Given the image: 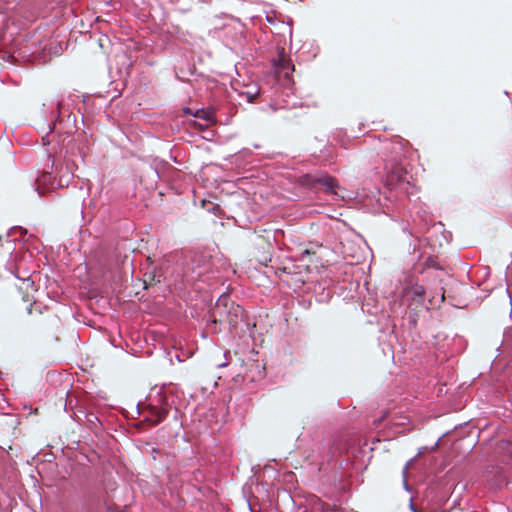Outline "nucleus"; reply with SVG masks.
Returning <instances> with one entry per match:
<instances>
[{
    "mask_svg": "<svg viewBox=\"0 0 512 512\" xmlns=\"http://www.w3.org/2000/svg\"><path fill=\"white\" fill-rule=\"evenodd\" d=\"M212 255L199 248L186 252L174 251L162 258L151 261L145 273L143 288H149L148 280L155 284L164 283V288H231L227 280L213 272Z\"/></svg>",
    "mask_w": 512,
    "mask_h": 512,
    "instance_id": "f257e3e1",
    "label": "nucleus"
},
{
    "mask_svg": "<svg viewBox=\"0 0 512 512\" xmlns=\"http://www.w3.org/2000/svg\"><path fill=\"white\" fill-rule=\"evenodd\" d=\"M407 141L399 136L392 139H385L380 148L381 157L384 162V172L389 185L409 184L410 174L404 160L407 158L405 149Z\"/></svg>",
    "mask_w": 512,
    "mask_h": 512,
    "instance_id": "f03ea898",
    "label": "nucleus"
},
{
    "mask_svg": "<svg viewBox=\"0 0 512 512\" xmlns=\"http://www.w3.org/2000/svg\"><path fill=\"white\" fill-rule=\"evenodd\" d=\"M19 231L21 236L27 233V230L21 226H13L9 229L5 236L6 239V251L9 253V258L6 263V269L10 272L14 278L19 279L23 282H29L28 287H32L34 281L32 278L31 269L27 267V263L34 257L35 254L39 253L38 247L27 246L25 251L22 248L17 250L16 244L13 245L15 240H10V235ZM24 244H21L23 247Z\"/></svg>",
    "mask_w": 512,
    "mask_h": 512,
    "instance_id": "7ed1b4c3",
    "label": "nucleus"
},
{
    "mask_svg": "<svg viewBox=\"0 0 512 512\" xmlns=\"http://www.w3.org/2000/svg\"><path fill=\"white\" fill-rule=\"evenodd\" d=\"M64 112V96L56 95L47 98L41 107V115L44 121L48 125V132L42 137V143L44 146L50 145L55 138L57 142L63 144L67 140V147L74 143V139L71 137L70 132H60L57 130V126L62 123V114Z\"/></svg>",
    "mask_w": 512,
    "mask_h": 512,
    "instance_id": "20e7f679",
    "label": "nucleus"
},
{
    "mask_svg": "<svg viewBox=\"0 0 512 512\" xmlns=\"http://www.w3.org/2000/svg\"><path fill=\"white\" fill-rule=\"evenodd\" d=\"M91 284L96 288H128L129 279L121 269L107 260H99L89 267Z\"/></svg>",
    "mask_w": 512,
    "mask_h": 512,
    "instance_id": "39448f33",
    "label": "nucleus"
},
{
    "mask_svg": "<svg viewBox=\"0 0 512 512\" xmlns=\"http://www.w3.org/2000/svg\"><path fill=\"white\" fill-rule=\"evenodd\" d=\"M244 309L236 304L228 292L223 293L211 308L209 321L212 324H224L235 326L238 320L242 318Z\"/></svg>",
    "mask_w": 512,
    "mask_h": 512,
    "instance_id": "423d86ee",
    "label": "nucleus"
},
{
    "mask_svg": "<svg viewBox=\"0 0 512 512\" xmlns=\"http://www.w3.org/2000/svg\"><path fill=\"white\" fill-rule=\"evenodd\" d=\"M216 33L224 46L243 60H248L253 55V48L242 29L236 26L224 25Z\"/></svg>",
    "mask_w": 512,
    "mask_h": 512,
    "instance_id": "0eeeda50",
    "label": "nucleus"
},
{
    "mask_svg": "<svg viewBox=\"0 0 512 512\" xmlns=\"http://www.w3.org/2000/svg\"><path fill=\"white\" fill-rule=\"evenodd\" d=\"M298 183L314 191L337 195L340 188L337 179L326 171L304 173L298 177Z\"/></svg>",
    "mask_w": 512,
    "mask_h": 512,
    "instance_id": "6e6552de",
    "label": "nucleus"
},
{
    "mask_svg": "<svg viewBox=\"0 0 512 512\" xmlns=\"http://www.w3.org/2000/svg\"><path fill=\"white\" fill-rule=\"evenodd\" d=\"M60 170H62V168H59L55 161L52 160L47 165L46 169L36 178L34 190L40 197L56 188L68 186V180L66 184H64L62 178H57L56 174H58Z\"/></svg>",
    "mask_w": 512,
    "mask_h": 512,
    "instance_id": "1a4fd4ad",
    "label": "nucleus"
},
{
    "mask_svg": "<svg viewBox=\"0 0 512 512\" xmlns=\"http://www.w3.org/2000/svg\"><path fill=\"white\" fill-rule=\"evenodd\" d=\"M275 105L283 109H292L299 105L298 99L294 96L291 88L277 87L273 94Z\"/></svg>",
    "mask_w": 512,
    "mask_h": 512,
    "instance_id": "9d476101",
    "label": "nucleus"
},
{
    "mask_svg": "<svg viewBox=\"0 0 512 512\" xmlns=\"http://www.w3.org/2000/svg\"><path fill=\"white\" fill-rule=\"evenodd\" d=\"M278 55L271 59V66L275 73H284L289 76L295 69L291 59L286 55L284 48L278 47Z\"/></svg>",
    "mask_w": 512,
    "mask_h": 512,
    "instance_id": "9b49d317",
    "label": "nucleus"
},
{
    "mask_svg": "<svg viewBox=\"0 0 512 512\" xmlns=\"http://www.w3.org/2000/svg\"><path fill=\"white\" fill-rule=\"evenodd\" d=\"M167 414L168 410L166 408L149 405L143 411V422H147L150 426H156L166 419Z\"/></svg>",
    "mask_w": 512,
    "mask_h": 512,
    "instance_id": "f8f14e48",
    "label": "nucleus"
},
{
    "mask_svg": "<svg viewBox=\"0 0 512 512\" xmlns=\"http://www.w3.org/2000/svg\"><path fill=\"white\" fill-rule=\"evenodd\" d=\"M424 267L426 270L433 269L439 273L437 277L439 278L440 284H444L446 286L453 285L452 282L454 279L444 271L436 256L429 255L424 261Z\"/></svg>",
    "mask_w": 512,
    "mask_h": 512,
    "instance_id": "ddd939ff",
    "label": "nucleus"
},
{
    "mask_svg": "<svg viewBox=\"0 0 512 512\" xmlns=\"http://www.w3.org/2000/svg\"><path fill=\"white\" fill-rule=\"evenodd\" d=\"M115 65L117 75L119 77H128L130 75V70L133 66V61L127 53L123 52L121 54L116 55Z\"/></svg>",
    "mask_w": 512,
    "mask_h": 512,
    "instance_id": "4468645a",
    "label": "nucleus"
},
{
    "mask_svg": "<svg viewBox=\"0 0 512 512\" xmlns=\"http://www.w3.org/2000/svg\"><path fill=\"white\" fill-rule=\"evenodd\" d=\"M175 73L176 78L182 82H189L190 77L202 75L201 73L197 72L195 65L190 63H186L185 65L180 66L176 69Z\"/></svg>",
    "mask_w": 512,
    "mask_h": 512,
    "instance_id": "2eb2a0df",
    "label": "nucleus"
},
{
    "mask_svg": "<svg viewBox=\"0 0 512 512\" xmlns=\"http://www.w3.org/2000/svg\"><path fill=\"white\" fill-rule=\"evenodd\" d=\"M313 155L319 162H332L335 158V147L332 143L327 141L324 147L320 149L319 153L316 154V152H314Z\"/></svg>",
    "mask_w": 512,
    "mask_h": 512,
    "instance_id": "dca6fc26",
    "label": "nucleus"
},
{
    "mask_svg": "<svg viewBox=\"0 0 512 512\" xmlns=\"http://www.w3.org/2000/svg\"><path fill=\"white\" fill-rule=\"evenodd\" d=\"M262 93L263 87L254 85L248 90L241 92L240 97L245 98L247 102L252 103Z\"/></svg>",
    "mask_w": 512,
    "mask_h": 512,
    "instance_id": "f3484780",
    "label": "nucleus"
},
{
    "mask_svg": "<svg viewBox=\"0 0 512 512\" xmlns=\"http://www.w3.org/2000/svg\"><path fill=\"white\" fill-rule=\"evenodd\" d=\"M402 232L407 234L409 237H415L418 242H425L427 246H429L432 250V252L436 251V244L433 242L432 237H419L415 236L413 231L409 229L407 225H404L402 227Z\"/></svg>",
    "mask_w": 512,
    "mask_h": 512,
    "instance_id": "a211bd4d",
    "label": "nucleus"
},
{
    "mask_svg": "<svg viewBox=\"0 0 512 512\" xmlns=\"http://www.w3.org/2000/svg\"><path fill=\"white\" fill-rule=\"evenodd\" d=\"M215 117V109L214 108H207L204 107L196 109L194 118L202 119L207 122H212Z\"/></svg>",
    "mask_w": 512,
    "mask_h": 512,
    "instance_id": "6ab92c4d",
    "label": "nucleus"
},
{
    "mask_svg": "<svg viewBox=\"0 0 512 512\" xmlns=\"http://www.w3.org/2000/svg\"><path fill=\"white\" fill-rule=\"evenodd\" d=\"M436 232L440 233L441 239L439 240V246H442V240L447 244L452 240V233L450 231H446L444 228V224L442 222H437L432 225Z\"/></svg>",
    "mask_w": 512,
    "mask_h": 512,
    "instance_id": "aec40b11",
    "label": "nucleus"
},
{
    "mask_svg": "<svg viewBox=\"0 0 512 512\" xmlns=\"http://www.w3.org/2000/svg\"><path fill=\"white\" fill-rule=\"evenodd\" d=\"M434 291L436 292V295L433 296V298H435L437 296L440 299L439 301L442 302L445 299L446 293H448V296H450V293L454 292L455 290H441V289H438V290H434Z\"/></svg>",
    "mask_w": 512,
    "mask_h": 512,
    "instance_id": "412c9836",
    "label": "nucleus"
},
{
    "mask_svg": "<svg viewBox=\"0 0 512 512\" xmlns=\"http://www.w3.org/2000/svg\"><path fill=\"white\" fill-rule=\"evenodd\" d=\"M293 19L291 17H287V25L289 26V36L290 41H292V35H293Z\"/></svg>",
    "mask_w": 512,
    "mask_h": 512,
    "instance_id": "4be33fe9",
    "label": "nucleus"
},
{
    "mask_svg": "<svg viewBox=\"0 0 512 512\" xmlns=\"http://www.w3.org/2000/svg\"><path fill=\"white\" fill-rule=\"evenodd\" d=\"M182 112L184 115H188V116H192L194 117L195 115V110L191 109L190 107H187V106H184L182 108Z\"/></svg>",
    "mask_w": 512,
    "mask_h": 512,
    "instance_id": "5701e85b",
    "label": "nucleus"
},
{
    "mask_svg": "<svg viewBox=\"0 0 512 512\" xmlns=\"http://www.w3.org/2000/svg\"><path fill=\"white\" fill-rule=\"evenodd\" d=\"M98 292H99V290H96V289L88 290L84 296H86L89 299H92V298H95L98 296Z\"/></svg>",
    "mask_w": 512,
    "mask_h": 512,
    "instance_id": "b1692460",
    "label": "nucleus"
},
{
    "mask_svg": "<svg viewBox=\"0 0 512 512\" xmlns=\"http://www.w3.org/2000/svg\"><path fill=\"white\" fill-rule=\"evenodd\" d=\"M72 176H73L72 173L69 174L68 172H66V173L62 174L59 178H62L63 183L66 184V181L68 180V182H69Z\"/></svg>",
    "mask_w": 512,
    "mask_h": 512,
    "instance_id": "393cba45",
    "label": "nucleus"
},
{
    "mask_svg": "<svg viewBox=\"0 0 512 512\" xmlns=\"http://www.w3.org/2000/svg\"><path fill=\"white\" fill-rule=\"evenodd\" d=\"M309 255H310L309 250H304V251H302V253L300 255V259L303 260L306 256H309Z\"/></svg>",
    "mask_w": 512,
    "mask_h": 512,
    "instance_id": "a878e982",
    "label": "nucleus"
},
{
    "mask_svg": "<svg viewBox=\"0 0 512 512\" xmlns=\"http://www.w3.org/2000/svg\"><path fill=\"white\" fill-rule=\"evenodd\" d=\"M426 292H427V290L422 289V290L418 291V292L416 293V295H417V296H419V297H421V296H426Z\"/></svg>",
    "mask_w": 512,
    "mask_h": 512,
    "instance_id": "bb28decb",
    "label": "nucleus"
},
{
    "mask_svg": "<svg viewBox=\"0 0 512 512\" xmlns=\"http://www.w3.org/2000/svg\"><path fill=\"white\" fill-rule=\"evenodd\" d=\"M405 288H419V289H422V288H424V286H423V285H418V284H416L415 286H413V285H408V286H406Z\"/></svg>",
    "mask_w": 512,
    "mask_h": 512,
    "instance_id": "cd10ccee",
    "label": "nucleus"
},
{
    "mask_svg": "<svg viewBox=\"0 0 512 512\" xmlns=\"http://www.w3.org/2000/svg\"><path fill=\"white\" fill-rule=\"evenodd\" d=\"M409 247H413V252H415L417 250V245L414 244L412 245L411 243L409 244Z\"/></svg>",
    "mask_w": 512,
    "mask_h": 512,
    "instance_id": "c85d7f7f",
    "label": "nucleus"
},
{
    "mask_svg": "<svg viewBox=\"0 0 512 512\" xmlns=\"http://www.w3.org/2000/svg\"><path fill=\"white\" fill-rule=\"evenodd\" d=\"M3 240H4V237L0 236V248L3 247Z\"/></svg>",
    "mask_w": 512,
    "mask_h": 512,
    "instance_id": "c756f323",
    "label": "nucleus"
},
{
    "mask_svg": "<svg viewBox=\"0 0 512 512\" xmlns=\"http://www.w3.org/2000/svg\"><path fill=\"white\" fill-rule=\"evenodd\" d=\"M420 218H422V221L425 222V225H428L427 219L423 218V215H420Z\"/></svg>",
    "mask_w": 512,
    "mask_h": 512,
    "instance_id": "7c9ffc66",
    "label": "nucleus"
},
{
    "mask_svg": "<svg viewBox=\"0 0 512 512\" xmlns=\"http://www.w3.org/2000/svg\"><path fill=\"white\" fill-rule=\"evenodd\" d=\"M420 218H422V221L425 222V225H428L427 219L423 218V215H420Z\"/></svg>",
    "mask_w": 512,
    "mask_h": 512,
    "instance_id": "2f4dec72",
    "label": "nucleus"
},
{
    "mask_svg": "<svg viewBox=\"0 0 512 512\" xmlns=\"http://www.w3.org/2000/svg\"><path fill=\"white\" fill-rule=\"evenodd\" d=\"M420 218H422V221L425 222V225H428L427 219L423 218V215H420Z\"/></svg>",
    "mask_w": 512,
    "mask_h": 512,
    "instance_id": "473e14b6",
    "label": "nucleus"
},
{
    "mask_svg": "<svg viewBox=\"0 0 512 512\" xmlns=\"http://www.w3.org/2000/svg\"><path fill=\"white\" fill-rule=\"evenodd\" d=\"M420 218H422V221L425 222V225H428L427 219L423 218V215H420Z\"/></svg>",
    "mask_w": 512,
    "mask_h": 512,
    "instance_id": "72a5a7b5",
    "label": "nucleus"
},
{
    "mask_svg": "<svg viewBox=\"0 0 512 512\" xmlns=\"http://www.w3.org/2000/svg\"><path fill=\"white\" fill-rule=\"evenodd\" d=\"M78 152H79V156H80V157H81V159L83 160V155H84V154H83L82 150H80V149H79V151H78Z\"/></svg>",
    "mask_w": 512,
    "mask_h": 512,
    "instance_id": "f704fd0d",
    "label": "nucleus"
},
{
    "mask_svg": "<svg viewBox=\"0 0 512 512\" xmlns=\"http://www.w3.org/2000/svg\"><path fill=\"white\" fill-rule=\"evenodd\" d=\"M266 18H267V21H268L269 23H273L272 18H270L269 16H267Z\"/></svg>",
    "mask_w": 512,
    "mask_h": 512,
    "instance_id": "c9c22d12",
    "label": "nucleus"
},
{
    "mask_svg": "<svg viewBox=\"0 0 512 512\" xmlns=\"http://www.w3.org/2000/svg\"><path fill=\"white\" fill-rule=\"evenodd\" d=\"M155 173H156L157 177L160 178L158 169H155Z\"/></svg>",
    "mask_w": 512,
    "mask_h": 512,
    "instance_id": "e433bc0d",
    "label": "nucleus"
},
{
    "mask_svg": "<svg viewBox=\"0 0 512 512\" xmlns=\"http://www.w3.org/2000/svg\"><path fill=\"white\" fill-rule=\"evenodd\" d=\"M504 95H505V96H507V97H509V92L505 90V91H504Z\"/></svg>",
    "mask_w": 512,
    "mask_h": 512,
    "instance_id": "4c0bfd02",
    "label": "nucleus"
},
{
    "mask_svg": "<svg viewBox=\"0 0 512 512\" xmlns=\"http://www.w3.org/2000/svg\"><path fill=\"white\" fill-rule=\"evenodd\" d=\"M364 286H365V288H367V286H368V282H367V280H366V279H365V281H364Z\"/></svg>",
    "mask_w": 512,
    "mask_h": 512,
    "instance_id": "58836bf2",
    "label": "nucleus"
},
{
    "mask_svg": "<svg viewBox=\"0 0 512 512\" xmlns=\"http://www.w3.org/2000/svg\"><path fill=\"white\" fill-rule=\"evenodd\" d=\"M22 299H24V300H28L27 295H23V296H22Z\"/></svg>",
    "mask_w": 512,
    "mask_h": 512,
    "instance_id": "ea45409f",
    "label": "nucleus"
},
{
    "mask_svg": "<svg viewBox=\"0 0 512 512\" xmlns=\"http://www.w3.org/2000/svg\"><path fill=\"white\" fill-rule=\"evenodd\" d=\"M173 162L177 163L176 157H172Z\"/></svg>",
    "mask_w": 512,
    "mask_h": 512,
    "instance_id": "a19ab883",
    "label": "nucleus"
},
{
    "mask_svg": "<svg viewBox=\"0 0 512 512\" xmlns=\"http://www.w3.org/2000/svg\"><path fill=\"white\" fill-rule=\"evenodd\" d=\"M173 162L177 163L176 157H172Z\"/></svg>",
    "mask_w": 512,
    "mask_h": 512,
    "instance_id": "79ce46f5",
    "label": "nucleus"
}]
</instances>
